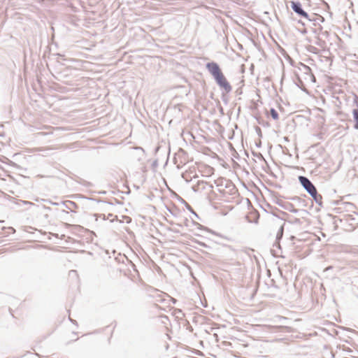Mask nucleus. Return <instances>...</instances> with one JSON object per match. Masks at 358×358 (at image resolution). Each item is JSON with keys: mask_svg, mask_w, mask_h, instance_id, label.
Wrapping results in <instances>:
<instances>
[{"mask_svg": "<svg viewBox=\"0 0 358 358\" xmlns=\"http://www.w3.org/2000/svg\"><path fill=\"white\" fill-rule=\"evenodd\" d=\"M213 78L215 79L218 86L220 88L223 89L226 92V93H229L231 91L232 87L226 79V78L224 77L222 72L219 75L216 76L215 77H214Z\"/></svg>", "mask_w": 358, "mask_h": 358, "instance_id": "obj_1", "label": "nucleus"}, {"mask_svg": "<svg viewBox=\"0 0 358 358\" xmlns=\"http://www.w3.org/2000/svg\"><path fill=\"white\" fill-rule=\"evenodd\" d=\"M298 179L301 186L309 194L314 193L315 189H317L313 183L307 177L300 176Z\"/></svg>", "mask_w": 358, "mask_h": 358, "instance_id": "obj_2", "label": "nucleus"}, {"mask_svg": "<svg viewBox=\"0 0 358 358\" xmlns=\"http://www.w3.org/2000/svg\"><path fill=\"white\" fill-rule=\"evenodd\" d=\"M291 7L292 10L299 16L303 17L309 21L313 20L309 17L308 14L302 8L301 4L299 1H292Z\"/></svg>", "mask_w": 358, "mask_h": 358, "instance_id": "obj_3", "label": "nucleus"}, {"mask_svg": "<svg viewBox=\"0 0 358 358\" xmlns=\"http://www.w3.org/2000/svg\"><path fill=\"white\" fill-rule=\"evenodd\" d=\"M206 67L213 78L222 73L219 65L216 62H208Z\"/></svg>", "mask_w": 358, "mask_h": 358, "instance_id": "obj_4", "label": "nucleus"}, {"mask_svg": "<svg viewBox=\"0 0 358 358\" xmlns=\"http://www.w3.org/2000/svg\"><path fill=\"white\" fill-rule=\"evenodd\" d=\"M310 195L318 206L322 207V196L317 193V189H315L314 193H310Z\"/></svg>", "mask_w": 358, "mask_h": 358, "instance_id": "obj_5", "label": "nucleus"}, {"mask_svg": "<svg viewBox=\"0 0 358 358\" xmlns=\"http://www.w3.org/2000/svg\"><path fill=\"white\" fill-rule=\"evenodd\" d=\"M63 206H65L67 209H69L71 211H73V208H77V204L71 201H66L62 203Z\"/></svg>", "mask_w": 358, "mask_h": 358, "instance_id": "obj_6", "label": "nucleus"}, {"mask_svg": "<svg viewBox=\"0 0 358 358\" xmlns=\"http://www.w3.org/2000/svg\"><path fill=\"white\" fill-rule=\"evenodd\" d=\"M353 118L355 121V129H358V108L352 110Z\"/></svg>", "mask_w": 358, "mask_h": 358, "instance_id": "obj_7", "label": "nucleus"}, {"mask_svg": "<svg viewBox=\"0 0 358 358\" xmlns=\"http://www.w3.org/2000/svg\"><path fill=\"white\" fill-rule=\"evenodd\" d=\"M270 115H271V117L275 120H277L279 118L278 113L277 112V110L275 108H271Z\"/></svg>", "mask_w": 358, "mask_h": 358, "instance_id": "obj_8", "label": "nucleus"}, {"mask_svg": "<svg viewBox=\"0 0 358 358\" xmlns=\"http://www.w3.org/2000/svg\"><path fill=\"white\" fill-rule=\"evenodd\" d=\"M306 70V73H309L310 76L311 77V78L313 79V80L315 82V76H313V73H310V67L307 66H304Z\"/></svg>", "mask_w": 358, "mask_h": 358, "instance_id": "obj_9", "label": "nucleus"}, {"mask_svg": "<svg viewBox=\"0 0 358 358\" xmlns=\"http://www.w3.org/2000/svg\"><path fill=\"white\" fill-rule=\"evenodd\" d=\"M282 234H283V227H281L279 231L277 234V236H276L277 239L281 238L282 236Z\"/></svg>", "mask_w": 358, "mask_h": 358, "instance_id": "obj_10", "label": "nucleus"}, {"mask_svg": "<svg viewBox=\"0 0 358 358\" xmlns=\"http://www.w3.org/2000/svg\"><path fill=\"white\" fill-rule=\"evenodd\" d=\"M188 209L196 217H198L197 214L192 210L190 206H188Z\"/></svg>", "mask_w": 358, "mask_h": 358, "instance_id": "obj_11", "label": "nucleus"}, {"mask_svg": "<svg viewBox=\"0 0 358 358\" xmlns=\"http://www.w3.org/2000/svg\"><path fill=\"white\" fill-rule=\"evenodd\" d=\"M9 229L12 230L13 233L15 232V229L13 227H10Z\"/></svg>", "mask_w": 358, "mask_h": 358, "instance_id": "obj_12", "label": "nucleus"}, {"mask_svg": "<svg viewBox=\"0 0 358 358\" xmlns=\"http://www.w3.org/2000/svg\"><path fill=\"white\" fill-rule=\"evenodd\" d=\"M319 20H320L322 22L324 21V18L322 17H320Z\"/></svg>", "mask_w": 358, "mask_h": 358, "instance_id": "obj_13", "label": "nucleus"}, {"mask_svg": "<svg viewBox=\"0 0 358 358\" xmlns=\"http://www.w3.org/2000/svg\"><path fill=\"white\" fill-rule=\"evenodd\" d=\"M292 211L296 213H297V212H298V210H296V209H294V210H292Z\"/></svg>", "mask_w": 358, "mask_h": 358, "instance_id": "obj_14", "label": "nucleus"}, {"mask_svg": "<svg viewBox=\"0 0 358 358\" xmlns=\"http://www.w3.org/2000/svg\"><path fill=\"white\" fill-rule=\"evenodd\" d=\"M257 131H259V133L261 134V129L259 127H257Z\"/></svg>", "mask_w": 358, "mask_h": 358, "instance_id": "obj_15", "label": "nucleus"}, {"mask_svg": "<svg viewBox=\"0 0 358 358\" xmlns=\"http://www.w3.org/2000/svg\"><path fill=\"white\" fill-rule=\"evenodd\" d=\"M296 222H299V219H296Z\"/></svg>", "mask_w": 358, "mask_h": 358, "instance_id": "obj_16", "label": "nucleus"}, {"mask_svg": "<svg viewBox=\"0 0 358 358\" xmlns=\"http://www.w3.org/2000/svg\"><path fill=\"white\" fill-rule=\"evenodd\" d=\"M71 272L76 273V271L71 270Z\"/></svg>", "mask_w": 358, "mask_h": 358, "instance_id": "obj_17", "label": "nucleus"}]
</instances>
